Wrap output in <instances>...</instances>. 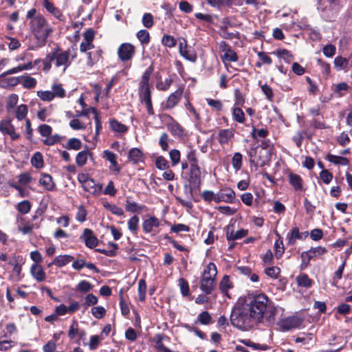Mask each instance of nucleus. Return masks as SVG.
<instances>
[{
    "instance_id": "nucleus-31",
    "label": "nucleus",
    "mask_w": 352,
    "mask_h": 352,
    "mask_svg": "<svg viewBox=\"0 0 352 352\" xmlns=\"http://www.w3.org/2000/svg\"><path fill=\"white\" fill-rule=\"evenodd\" d=\"M280 59H283L285 63H289L293 59L291 52L285 49H278L276 51L272 52Z\"/></svg>"
},
{
    "instance_id": "nucleus-15",
    "label": "nucleus",
    "mask_w": 352,
    "mask_h": 352,
    "mask_svg": "<svg viewBox=\"0 0 352 352\" xmlns=\"http://www.w3.org/2000/svg\"><path fill=\"white\" fill-rule=\"evenodd\" d=\"M30 274L37 282H43L46 279V274L39 264H33L30 267Z\"/></svg>"
},
{
    "instance_id": "nucleus-42",
    "label": "nucleus",
    "mask_w": 352,
    "mask_h": 352,
    "mask_svg": "<svg viewBox=\"0 0 352 352\" xmlns=\"http://www.w3.org/2000/svg\"><path fill=\"white\" fill-rule=\"evenodd\" d=\"M327 160L329 162L333 163L334 164H338L342 166H346L349 164V162L348 159L346 157L331 154L327 155Z\"/></svg>"
},
{
    "instance_id": "nucleus-56",
    "label": "nucleus",
    "mask_w": 352,
    "mask_h": 352,
    "mask_svg": "<svg viewBox=\"0 0 352 352\" xmlns=\"http://www.w3.org/2000/svg\"><path fill=\"white\" fill-rule=\"evenodd\" d=\"M173 82V80L170 78H166L164 80H160L157 82L156 87L158 90L160 91H167L171 84Z\"/></svg>"
},
{
    "instance_id": "nucleus-16",
    "label": "nucleus",
    "mask_w": 352,
    "mask_h": 352,
    "mask_svg": "<svg viewBox=\"0 0 352 352\" xmlns=\"http://www.w3.org/2000/svg\"><path fill=\"white\" fill-rule=\"evenodd\" d=\"M160 225V220L153 216L142 222V229L145 233H151L153 231L155 228H158Z\"/></svg>"
},
{
    "instance_id": "nucleus-25",
    "label": "nucleus",
    "mask_w": 352,
    "mask_h": 352,
    "mask_svg": "<svg viewBox=\"0 0 352 352\" xmlns=\"http://www.w3.org/2000/svg\"><path fill=\"white\" fill-rule=\"evenodd\" d=\"M233 287V284L230 281V276L228 275H225L222 280L219 283V289L220 291L228 298H230V296L228 294V291L230 289Z\"/></svg>"
},
{
    "instance_id": "nucleus-4",
    "label": "nucleus",
    "mask_w": 352,
    "mask_h": 352,
    "mask_svg": "<svg viewBox=\"0 0 352 352\" xmlns=\"http://www.w3.org/2000/svg\"><path fill=\"white\" fill-rule=\"evenodd\" d=\"M30 24L32 32L39 40L45 41L52 32L50 25L41 14L36 15Z\"/></svg>"
},
{
    "instance_id": "nucleus-54",
    "label": "nucleus",
    "mask_w": 352,
    "mask_h": 352,
    "mask_svg": "<svg viewBox=\"0 0 352 352\" xmlns=\"http://www.w3.org/2000/svg\"><path fill=\"white\" fill-rule=\"evenodd\" d=\"M93 288V285L87 280H81L76 286V289L82 293L90 292Z\"/></svg>"
},
{
    "instance_id": "nucleus-45",
    "label": "nucleus",
    "mask_w": 352,
    "mask_h": 352,
    "mask_svg": "<svg viewBox=\"0 0 352 352\" xmlns=\"http://www.w3.org/2000/svg\"><path fill=\"white\" fill-rule=\"evenodd\" d=\"M139 217L137 215H133L128 221V228L134 234H137L139 228Z\"/></svg>"
},
{
    "instance_id": "nucleus-7",
    "label": "nucleus",
    "mask_w": 352,
    "mask_h": 352,
    "mask_svg": "<svg viewBox=\"0 0 352 352\" xmlns=\"http://www.w3.org/2000/svg\"><path fill=\"white\" fill-rule=\"evenodd\" d=\"M0 131L3 134L10 135L12 140H16L20 138V135L15 131V128L11 119L1 120L0 121Z\"/></svg>"
},
{
    "instance_id": "nucleus-18",
    "label": "nucleus",
    "mask_w": 352,
    "mask_h": 352,
    "mask_svg": "<svg viewBox=\"0 0 352 352\" xmlns=\"http://www.w3.org/2000/svg\"><path fill=\"white\" fill-rule=\"evenodd\" d=\"M179 53L186 59L195 62L197 59L196 54L188 48L186 41L184 40L179 43Z\"/></svg>"
},
{
    "instance_id": "nucleus-57",
    "label": "nucleus",
    "mask_w": 352,
    "mask_h": 352,
    "mask_svg": "<svg viewBox=\"0 0 352 352\" xmlns=\"http://www.w3.org/2000/svg\"><path fill=\"white\" fill-rule=\"evenodd\" d=\"M37 96L43 101L50 102L54 100V95L52 91H38Z\"/></svg>"
},
{
    "instance_id": "nucleus-5",
    "label": "nucleus",
    "mask_w": 352,
    "mask_h": 352,
    "mask_svg": "<svg viewBox=\"0 0 352 352\" xmlns=\"http://www.w3.org/2000/svg\"><path fill=\"white\" fill-rule=\"evenodd\" d=\"M160 118L173 136L181 137L184 135L183 127L172 116L162 114L160 116Z\"/></svg>"
},
{
    "instance_id": "nucleus-22",
    "label": "nucleus",
    "mask_w": 352,
    "mask_h": 352,
    "mask_svg": "<svg viewBox=\"0 0 352 352\" xmlns=\"http://www.w3.org/2000/svg\"><path fill=\"white\" fill-rule=\"evenodd\" d=\"M349 89V86L345 82L333 84L331 87L332 91L338 97H342L344 96Z\"/></svg>"
},
{
    "instance_id": "nucleus-12",
    "label": "nucleus",
    "mask_w": 352,
    "mask_h": 352,
    "mask_svg": "<svg viewBox=\"0 0 352 352\" xmlns=\"http://www.w3.org/2000/svg\"><path fill=\"white\" fill-rule=\"evenodd\" d=\"M80 239L85 242L87 248L91 249L96 248L98 244V238L94 235V232L89 228H85L83 230Z\"/></svg>"
},
{
    "instance_id": "nucleus-32",
    "label": "nucleus",
    "mask_w": 352,
    "mask_h": 352,
    "mask_svg": "<svg viewBox=\"0 0 352 352\" xmlns=\"http://www.w3.org/2000/svg\"><path fill=\"white\" fill-rule=\"evenodd\" d=\"M14 109V113L15 118L18 120L21 121V120H23V119L26 118V116L28 113V108L26 104H20V105L17 106Z\"/></svg>"
},
{
    "instance_id": "nucleus-35",
    "label": "nucleus",
    "mask_w": 352,
    "mask_h": 352,
    "mask_svg": "<svg viewBox=\"0 0 352 352\" xmlns=\"http://www.w3.org/2000/svg\"><path fill=\"white\" fill-rule=\"evenodd\" d=\"M276 235L278 236V239H277L274 243L275 256L277 258H279L285 252V247L280 235L278 232H276Z\"/></svg>"
},
{
    "instance_id": "nucleus-50",
    "label": "nucleus",
    "mask_w": 352,
    "mask_h": 352,
    "mask_svg": "<svg viewBox=\"0 0 352 352\" xmlns=\"http://www.w3.org/2000/svg\"><path fill=\"white\" fill-rule=\"evenodd\" d=\"M201 198L204 199L206 202H211L212 201H214L215 203H218L217 201V194L214 193L212 190H204L202 192Z\"/></svg>"
},
{
    "instance_id": "nucleus-19",
    "label": "nucleus",
    "mask_w": 352,
    "mask_h": 352,
    "mask_svg": "<svg viewBox=\"0 0 352 352\" xmlns=\"http://www.w3.org/2000/svg\"><path fill=\"white\" fill-rule=\"evenodd\" d=\"M103 158H104L106 160H108L111 163L110 169L111 170L116 171L117 173L120 171V167L116 161L117 156L114 153L109 150H105L103 152Z\"/></svg>"
},
{
    "instance_id": "nucleus-30",
    "label": "nucleus",
    "mask_w": 352,
    "mask_h": 352,
    "mask_svg": "<svg viewBox=\"0 0 352 352\" xmlns=\"http://www.w3.org/2000/svg\"><path fill=\"white\" fill-rule=\"evenodd\" d=\"M19 101V96L16 94L9 95L6 99V109L8 113H11L16 107Z\"/></svg>"
},
{
    "instance_id": "nucleus-36",
    "label": "nucleus",
    "mask_w": 352,
    "mask_h": 352,
    "mask_svg": "<svg viewBox=\"0 0 352 352\" xmlns=\"http://www.w3.org/2000/svg\"><path fill=\"white\" fill-rule=\"evenodd\" d=\"M21 83L25 89H33L36 87V80L29 76H21Z\"/></svg>"
},
{
    "instance_id": "nucleus-8",
    "label": "nucleus",
    "mask_w": 352,
    "mask_h": 352,
    "mask_svg": "<svg viewBox=\"0 0 352 352\" xmlns=\"http://www.w3.org/2000/svg\"><path fill=\"white\" fill-rule=\"evenodd\" d=\"M219 47L221 52L223 53L221 56V59L224 63L227 62H236L238 60L236 52L225 41H222L220 43Z\"/></svg>"
},
{
    "instance_id": "nucleus-28",
    "label": "nucleus",
    "mask_w": 352,
    "mask_h": 352,
    "mask_svg": "<svg viewBox=\"0 0 352 352\" xmlns=\"http://www.w3.org/2000/svg\"><path fill=\"white\" fill-rule=\"evenodd\" d=\"M82 187L85 191L92 195H98L102 189V186H98L93 179L86 182Z\"/></svg>"
},
{
    "instance_id": "nucleus-44",
    "label": "nucleus",
    "mask_w": 352,
    "mask_h": 352,
    "mask_svg": "<svg viewBox=\"0 0 352 352\" xmlns=\"http://www.w3.org/2000/svg\"><path fill=\"white\" fill-rule=\"evenodd\" d=\"M143 154L138 148H133L129 151V158L134 163H137L142 160Z\"/></svg>"
},
{
    "instance_id": "nucleus-26",
    "label": "nucleus",
    "mask_w": 352,
    "mask_h": 352,
    "mask_svg": "<svg viewBox=\"0 0 352 352\" xmlns=\"http://www.w3.org/2000/svg\"><path fill=\"white\" fill-rule=\"evenodd\" d=\"M74 260V256L69 254L58 255L53 260V263L58 267H62Z\"/></svg>"
},
{
    "instance_id": "nucleus-21",
    "label": "nucleus",
    "mask_w": 352,
    "mask_h": 352,
    "mask_svg": "<svg viewBox=\"0 0 352 352\" xmlns=\"http://www.w3.org/2000/svg\"><path fill=\"white\" fill-rule=\"evenodd\" d=\"M214 281L213 279L208 278H201L200 283V289L206 294H210L214 289Z\"/></svg>"
},
{
    "instance_id": "nucleus-9",
    "label": "nucleus",
    "mask_w": 352,
    "mask_h": 352,
    "mask_svg": "<svg viewBox=\"0 0 352 352\" xmlns=\"http://www.w3.org/2000/svg\"><path fill=\"white\" fill-rule=\"evenodd\" d=\"M118 54L122 61L129 60L135 54V47L129 43H122L118 47Z\"/></svg>"
},
{
    "instance_id": "nucleus-58",
    "label": "nucleus",
    "mask_w": 352,
    "mask_h": 352,
    "mask_svg": "<svg viewBox=\"0 0 352 352\" xmlns=\"http://www.w3.org/2000/svg\"><path fill=\"white\" fill-rule=\"evenodd\" d=\"M61 139L62 138L58 134H54L53 135H50V136L46 137V139L43 140V144L47 146H52L60 142Z\"/></svg>"
},
{
    "instance_id": "nucleus-62",
    "label": "nucleus",
    "mask_w": 352,
    "mask_h": 352,
    "mask_svg": "<svg viewBox=\"0 0 352 352\" xmlns=\"http://www.w3.org/2000/svg\"><path fill=\"white\" fill-rule=\"evenodd\" d=\"M207 104L213 109L220 111L223 109V104L221 100L212 98L206 99Z\"/></svg>"
},
{
    "instance_id": "nucleus-39",
    "label": "nucleus",
    "mask_w": 352,
    "mask_h": 352,
    "mask_svg": "<svg viewBox=\"0 0 352 352\" xmlns=\"http://www.w3.org/2000/svg\"><path fill=\"white\" fill-rule=\"evenodd\" d=\"M110 128L115 132L124 133L127 131L128 128L126 125L118 122L116 120L110 121Z\"/></svg>"
},
{
    "instance_id": "nucleus-17",
    "label": "nucleus",
    "mask_w": 352,
    "mask_h": 352,
    "mask_svg": "<svg viewBox=\"0 0 352 352\" xmlns=\"http://www.w3.org/2000/svg\"><path fill=\"white\" fill-rule=\"evenodd\" d=\"M288 181L296 191L303 190V180L299 175L293 173H289Z\"/></svg>"
},
{
    "instance_id": "nucleus-48",
    "label": "nucleus",
    "mask_w": 352,
    "mask_h": 352,
    "mask_svg": "<svg viewBox=\"0 0 352 352\" xmlns=\"http://www.w3.org/2000/svg\"><path fill=\"white\" fill-rule=\"evenodd\" d=\"M146 284L144 279H140L138 282V298L143 302L146 298Z\"/></svg>"
},
{
    "instance_id": "nucleus-37",
    "label": "nucleus",
    "mask_w": 352,
    "mask_h": 352,
    "mask_svg": "<svg viewBox=\"0 0 352 352\" xmlns=\"http://www.w3.org/2000/svg\"><path fill=\"white\" fill-rule=\"evenodd\" d=\"M52 92L54 98H63L66 96V91L60 83H54L52 85Z\"/></svg>"
},
{
    "instance_id": "nucleus-53",
    "label": "nucleus",
    "mask_w": 352,
    "mask_h": 352,
    "mask_svg": "<svg viewBox=\"0 0 352 352\" xmlns=\"http://www.w3.org/2000/svg\"><path fill=\"white\" fill-rule=\"evenodd\" d=\"M126 210L131 212H140L142 211L145 206H140L137 203L134 201H126Z\"/></svg>"
},
{
    "instance_id": "nucleus-23",
    "label": "nucleus",
    "mask_w": 352,
    "mask_h": 352,
    "mask_svg": "<svg viewBox=\"0 0 352 352\" xmlns=\"http://www.w3.org/2000/svg\"><path fill=\"white\" fill-rule=\"evenodd\" d=\"M39 183L47 190H52L55 188V183L53 181L52 177L49 174H42Z\"/></svg>"
},
{
    "instance_id": "nucleus-52",
    "label": "nucleus",
    "mask_w": 352,
    "mask_h": 352,
    "mask_svg": "<svg viewBox=\"0 0 352 352\" xmlns=\"http://www.w3.org/2000/svg\"><path fill=\"white\" fill-rule=\"evenodd\" d=\"M186 158L188 161L189 166L198 164L199 160L197 157V151L195 149L190 148L187 151Z\"/></svg>"
},
{
    "instance_id": "nucleus-63",
    "label": "nucleus",
    "mask_w": 352,
    "mask_h": 352,
    "mask_svg": "<svg viewBox=\"0 0 352 352\" xmlns=\"http://www.w3.org/2000/svg\"><path fill=\"white\" fill-rule=\"evenodd\" d=\"M38 131L41 136L46 138L52 135V128L50 125L43 124L38 127Z\"/></svg>"
},
{
    "instance_id": "nucleus-1",
    "label": "nucleus",
    "mask_w": 352,
    "mask_h": 352,
    "mask_svg": "<svg viewBox=\"0 0 352 352\" xmlns=\"http://www.w3.org/2000/svg\"><path fill=\"white\" fill-rule=\"evenodd\" d=\"M277 307L264 293H249L243 303H238L232 311L230 320L233 326L243 331H249L261 324H274Z\"/></svg>"
},
{
    "instance_id": "nucleus-27",
    "label": "nucleus",
    "mask_w": 352,
    "mask_h": 352,
    "mask_svg": "<svg viewBox=\"0 0 352 352\" xmlns=\"http://www.w3.org/2000/svg\"><path fill=\"white\" fill-rule=\"evenodd\" d=\"M139 96L142 102L151 100V91L149 85H140Z\"/></svg>"
},
{
    "instance_id": "nucleus-64",
    "label": "nucleus",
    "mask_w": 352,
    "mask_h": 352,
    "mask_svg": "<svg viewBox=\"0 0 352 352\" xmlns=\"http://www.w3.org/2000/svg\"><path fill=\"white\" fill-rule=\"evenodd\" d=\"M155 166L160 170H166L169 168L168 162L162 156L157 157L155 160Z\"/></svg>"
},
{
    "instance_id": "nucleus-43",
    "label": "nucleus",
    "mask_w": 352,
    "mask_h": 352,
    "mask_svg": "<svg viewBox=\"0 0 352 352\" xmlns=\"http://www.w3.org/2000/svg\"><path fill=\"white\" fill-rule=\"evenodd\" d=\"M32 208L31 203L28 200H23L17 204L16 208L22 214H28Z\"/></svg>"
},
{
    "instance_id": "nucleus-51",
    "label": "nucleus",
    "mask_w": 352,
    "mask_h": 352,
    "mask_svg": "<svg viewBox=\"0 0 352 352\" xmlns=\"http://www.w3.org/2000/svg\"><path fill=\"white\" fill-rule=\"evenodd\" d=\"M90 153L88 151H82L79 152L76 157V162L78 166H84L87 160V157Z\"/></svg>"
},
{
    "instance_id": "nucleus-49",
    "label": "nucleus",
    "mask_w": 352,
    "mask_h": 352,
    "mask_svg": "<svg viewBox=\"0 0 352 352\" xmlns=\"http://www.w3.org/2000/svg\"><path fill=\"white\" fill-rule=\"evenodd\" d=\"M197 321L201 324L208 325L212 323V317L208 311H204L198 315Z\"/></svg>"
},
{
    "instance_id": "nucleus-6",
    "label": "nucleus",
    "mask_w": 352,
    "mask_h": 352,
    "mask_svg": "<svg viewBox=\"0 0 352 352\" xmlns=\"http://www.w3.org/2000/svg\"><path fill=\"white\" fill-rule=\"evenodd\" d=\"M327 252V250L321 246L312 248L307 251L302 252L300 255L302 258L301 269L306 268L309 265L311 259L324 255Z\"/></svg>"
},
{
    "instance_id": "nucleus-14",
    "label": "nucleus",
    "mask_w": 352,
    "mask_h": 352,
    "mask_svg": "<svg viewBox=\"0 0 352 352\" xmlns=\"http://www.w3.org/2000/svg\"><path fill=\"white\" fill-rule=\"evenodd\" d=\"M183 94V90L182 89H178L175 92L172 93L168 98L166 104L165 109H170L174 108L180 101L182 98V96Z\"/></svg>"
},
{
    "instance_id": "nucleus-33",
    "label": "nucleus",
    "mask_w": 352,
    "mask_h": 352,
    "mask_svg": "<svg viewBox=\"0 0 352 352\" xmlns=\"http://www.w3.org/2000/svg\"><path fill=\"white\" fill-rule=\"evenodd\" d=\"M232 115L233 120L240 124H243L245 122V117L243 110L237 107H234L232 109Z\"/></svg>"
},
{
    "instance_id": "nucleus-24",
    "label": "nucleus",
    "mask_w": 352,
    "mask_h": 352,
    "mask_svg": "<svg viewBox=\"0 0 352 352\" xmlns=\"http://www.w3.org/2000/svg\"><path fill=\"white\" fill-rule=\"evenodd\" d=\"M43 7L54 17L59 20H61L63 14L60 10L58 8L54 6V5L52 2H50L49 0H43Z\"/></svg>"
},
{
    "instance_id": "nucleus-60",
    "label": "nucleus",
    "mask_w": 352,
    "mask_h": 352,
    "mask_svg": "<svg viewBox=\"0 0 352 352\" xmlns=\"http://www.w3.org/2000/svg\"><path fill=\"white\" fill-rule=\"evenodd\" d=\"M170 159L171 160L172 166L177 165L181 157L180 151L177 149H172L169 152Z\"/></svg>"
},
{
    "instance_id": "nucleus-61",
    "label": "nucleus",
    "mask_w": 352,
    "mask_h": 352,
    "mask_svg": "<svg viewBox=\"0 0 352 352\" xmlns=\"http://www.w3.org/2000/svg\"><path fill=\"white\" fill-rule=\"evenodd\" d=\"M143 25L146 28H151L154 24L153 16L151 13L144 14L142 19Z\"/></svg>"
},
{
    "instance_id": "nucleus-3",
    "label": "nucleus",
    "mask_w": 352,
    "mask_h": 352,
    "mask_svg": "<svg viewBox=\"0 0 352 352\" xmlns=\"http://www.w3.org/2000/svg\"><path fill=\"white\" fill-rule=\"evenodd\" d=\"M32 68V63L30 61L25 64H20L15 67L3 72L0 74V87L3 89H11L16 87L21 82V77H8V76L17 74L25 70H30Z\"/></svg>"
},
{
    "instance_id": "nucleus-20",
    "label": "nucleus",
    "mask_w": 352,
    "mask_h": 352,
    "mask_svg": "<svg viewBox=\"0 0 352 352\" xmlns=\"http://www.w3.org/2000/svg\"><path fill=\"white\" fill-rule=\"evenodd\" d=\"M234 137V132L231 129H221L217 135V139L221 145L226 144Z\"/></svg>"
},
{
    "instance_id": "nucleus-10",
    "label": "nucleus",
    "mask_w": 352,
    "mask_h": 352,
    "mask_svg": "<svg viewBox=\"0 0 352 352\" xmlns=\"http://www.w3.org/2000/svg\"><path fill=\"white\" fill-rule=\"evenodd\" d=\"M302 323V320L297 316H289L281 319L278 325L283 331H289L292 329L298 327Z\"/></svg>"
},
{
    "instance_id": "nucleus-38",
    "label": "nucleus",
    "mask_w": 352,
    "mask_h": 352,
    "mask_svg": "<svg viewBox=\"0 0 352 352\" xmlns=\"http://www.w3.org/2000/svg\"><path fill=\"white\" fill-rule=\"evenodd\" d=\"M298 285L305 288L311 287L313 281L305 274H302L296 277Z\"/></svg>"
},
{
    "instance_id": "nucleus-34",
    "label": "nucleus",
    "mask_w": 352,
    "mask_h": 352,
    "mask_svg": "<svg viewBox=\"0 0 352 352\" xmlns=\"http://www.w3.org/2000/svg\"><path fill=\"white\" fill-rule=\"evenodd\" d=\"M287 239L288 240V244L294 245L297 239H302L303 236L302 234H300L298 228L294 227L291 232L287 234Z\"/></svg>"
},
{
    "instance_id": "nucleus-41",
    "label": "nucleus",
    "mask_w": 352,
    "mask_h": 352,
    "mask_svg": "<svg viewBox=\"0 0 352 352\" xmlns=\"http://www.w3.org/2000/svg\"><path fill=\"white\" fill-rule=\"evenodd\" d=\"M242 164L243 155L239 152L235 153L232 158V165L233 168L235 170L236 172H237L239 170H241Z\"/></svg>"
},
{
    "instance_id": "nucleus-11",
    "label": "nucleus",
    "mask_w": 352,
    "mask_h": 352,
    "mask_svg": "<svg viewBox=\"0 0 352 352\" xmlns=\"http://www.w3.org/2000/svg\"><path fill=\"white\" fill-rule=\"evenodd\" d=\"M189 183L195 186L199 187L201 183V171L199 164L189 166Z\"/></svg>"
},
{
    "instance_id": "nucleus-47",
    "label": "nucleus",
    "mask_w": 352,
    "mask_h": 352,
    "mask_svg": "<svg viewBox=\"0 0 352 352\" xmlns=\"http://www.w3.org/2000/svg\"><path fill=\"white\" fill-rule=\"evenodd\" d=\"M349 65V61L346 58L342 56H337L334 59L335 68L340 71L345 69Z\"/></svg>"
},
{
    "instance_id": "nucleus-59",
    "label": "nucleus",
    "mask_w": 352,
    "mask_h": 352,
    "mask_svg": "<svg viewBox=\"0 0 352 352\" xmlns=\"http://www.w3.org/2000/svg\"><path fill=\"white\" fill-rule=\"evenodd\" d=\"M92 315L97 319L103 318L106 314V309L102 306L94 307L91 308Z\"/></svg>"
},
{
    "instance_id": "nucleus-40",
    "label": "nucleus",
    "mask_w": 352,
    "mask_h": 352,
    "mask_svg": "<svg viewBox=\"0 0 352 352\" xmlns=\"http://www.w3.org/2000/svg\"><path fill=\"white\" fill-rule=\"evenodd\" d=\"M81 141L76 138L69 139L66 145L64 147L68 150L78 151L82 148Z\"/></svg>"
},
{
    "instance_id": "nucleus-46",
    "label": "nucleus",
    "mask_w": 352,
    "mask_h": 352,
    "mask_svg": "<svg viewBox=\"0 0 352 352\" xmlns=\"http://www.w3.org/2000/svg\"><path fill=\"white\" fill-rule=\"evenodd\" d=\"M31 164L36 168H41L43 166V155L40 152H36L34 154L31 158Z\"/></svg>"
},
{
    "instance_id": "nucleus-13",
    "label": "nucleus",
    "mask_w": 352,
    "mask_h": 352,
    "mask_svg": "<svg viewBox=\"0 0 352 352\" xmlns=\"http://www.w3.org/2000/svg\"><path fill=\"white\" fill-rule=\"evenodd\" d=\"M217 194L218 203H232L235 198L234 191L230 188H222Z\"/></svg>"
},
{
    "instance_id": "nucleus-2",
    "label": "nucleus",
    "mask_w": 352,
    "mask_h": 352,
    "mask_svg": "<svg viewBox=\"0 0 352 352\" xmlns=\"http://www.w3.org/2000/svg\"><path fill=\"white\" fill-rule=\"evenodd\" d=\"M76 57V53L74 50H62L60 47H56L41 60L43 65V69L45 72H49L52 68V63L54 61L55 67L61 68L64 73L70 67Z\"/></svg>"
},
{
    "instance_id": "nucleus-29",
    "label": "nucleus",
    "mask_w": 352,
    "mask_h": 352,
    "mask_svg": "<svg viewBox=\"0 0 352 352\" xmlns=\"http://www.w3.org/2000/svg\"><path fill=\"white\" fill-rule=\"evenodd\" d=\"M217 274V267L214 263H209L203 272L201 278H208V279L215 280Z\"/></svg>"
},
{
    "instance_id": "nucleus-55",
    "label": "nucleus",
    "mask_w": 352,
    "mask_h": 352,
    "mask_svg": "<svg viewBox=\"0 0 352 352\" xmlns=\"http://www.w3.org/2000/svg\"><path fill=\"white\" fill-rule=\"evenodd\" d=\"M137 37L142 45H146L150 41V34L146 30H141L138 31L137 33Z\"/></svg>"
}]
</instances>
